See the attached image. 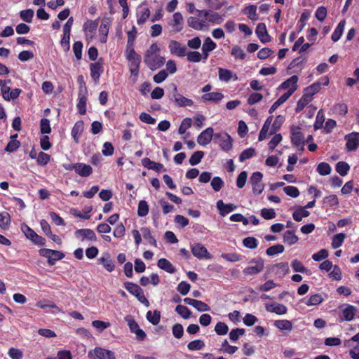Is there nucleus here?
I'll list each match as a JSON object with an SVG mask.
<instances>
[{"label": "nucleus", "mask_w": 359, "mask_h": 359, "mask_svg": "<svg viewBox=\"0 0 359 359\" xmlns=\"http://www.w3.org/2000/svg\"><path fill=\"white\" fill-rule=\"evenodd\" d=\"M160 48L156 43H153L145 51L144 62L151 71L160 69L165 62L164 57L159 55Z\"/></svg>", "instance_id": "nucleus-1"}, {"label": "nucleus", "mask_w": 359, "mask_h": 359, "mask_svg": "<svg viewBox=\"0 0 359 359\" xmlns=\"http://www.w3.org/2000/svg\"><path fill=\"white\" fill-rule=\"evenodd\" d=\"M126 57L128 61L129 70L130 74L134 77L133 82L135 83L139 76L141 56L135 52V49H133L126 50Z\"/></svg>", "instance_id": "nucleus-2"}, {"label": "nucleus", "mask_w": 359, "mask_h": 359, "mask_svg": "<svg viewBox=\"0 0 359 359\" xmlns=\"http://www.w3.org/2000/svg\"><path fill=\"white\" fill-rule=\"evenodd\" d=\"M249 264H255V265L245 267L243 269V273L245 276H255L264 270V263L262 258H253L249 262Z\"/></svg>", "instance_id": "nucleus-3"}, {"label": "nucleus", "mask_w": 359, "mask_h": 359, "mask_svg": "<svg viewBox=\"0 0 359 359\" xmlns=\"http://www.w3.org/2000/svg\"><path fill=\"white\" fill-rule=\"evenodd\" d=\"M262 178L263 174L259 171L253 172L250 178V184L255 195L261 194L264 189V185L262 183Z\"/></svg>", "instance_id": "nucleus-4"}, {"label": "nucleus", "mask_w": 359, "mask_h": 359, "mask_svg": "<svg viewBox=\"0 0 359 359\" xmlns=\"http://www.w3.org/2000/svg\"><path fill=\"white\" fill-rule=\"evenodd\" d=\"M301 127L292 126L291 130V142L292 144L298 147H301V149H304V135L301 131Z\"/></svg>", "instance_id": "nucleus-5"}, {"label": "nucleus", "mask_w": 359, "mask_h": 359, "mask_svg": "<svg viewBox=\"0 0 359 359\" xmlns=\"http://www.w3.org/2000/svg\"><path fill=\"white\" fill-rule=\"evenodd\" d=\"M172 87L173 91L170 95V98L174 100L176 105L178 107H191L194 105V101L192 100L187 98L178 93L177 87L175 84H172Z\"/></svg>", "instance_id": "nucleus-6"}, {"label": "nucleus", "mask_w": 359, "mask_h": 359, "mask_svg": "<svg viewBox=\"0 0 359 359\" xmlns=\"http://www.w3.org/2000/svg\"><path fill=\"white\" fill-rule=\"evenodd\" d=\"M197 17H206L209 22L215 25H219L224 21L218 13L207 9L197 10Z\"/></svg>", "instance_id": "nucleus-7"}, {"label": "nucleus", "mask_w": 359, "mask_h": 359, "mask_svg": "<svg viewBox=\"0 0 359 359\" xmlns=\"http://www.w3.org/2000/svg\"><path fill=\"white\" fill-rule=\"evenodd\" d=\"M88 356L90 359H116L114 352L100 347L95 348L93 353L89 351Z\"/></svg>", "instance_id": "nucleus-8"}, {"label": "nucleus", "mask_w": 359, "mask_h": 359, "mask_svg": "<svg viewBox=\"0 0 359 359\" xmlns=\"http://www.w3.org/2000/svg\"><path fill=\"white\" fill-rule=\"evenodd\" d=\"M201 19H198L196 17L190 16L187 18V25L189 27L201 31L204 28L208 27L209 25L206 17H200Z\"/></svg>", "instance_id": "nucleus-9"}, {"label": "nucleus", "mask_w": 359, "mask_h": 359, "mask_svg": "<svg viewBox=\"0 0 359 359\" xmlns=\"http://www.w3.org/2000/svg\"><path fill=\"white\" fill-rule=\"evenodd\" d=\"M90 76L95 82H97L104 72V60L100 57L97 62L90 65Z\"/></svg>", "instance_id": "nucleus-10"}, {"label": "nucleus", "mask_w": 359, "mask_h": 359, "mask_svg": "<svg viewBox=\"0 0 359 359\" xmlns=\"http://www.w3.org/2000/svg\"><path fill=\"white\" fill-rule=\"evenodd\" d=\"M168 48L172 55L183 57L187 55V47L176 40H171Z\"/></svg>", "instance_id": "nucleus-11"}, {"label": "nucleus", "mask_w": 359, "mask_h": 359, "mask_svg": "<svg viewBox=\"0 0 359 359\" xmlns=\"http://www.w3.org/2000/svg\"><path fill=\"white\" fill-rule=\"evenodd\" d=\"M347 151H355L359 147V133L352 132L345 135Z\"/></svg>", "instance_id": "nucleus-12"}, {"label": "nucleus", "mask_w": 359, "mask_h": 359, "mask_svg": "<svg viewBox=\"0 0 359 359\" xmlns=\"http://www.w3.org/2000/svg\"><path fill=\"white\" fill-rule=\"evenodd\" d=\"M298 76L296 75H293L286 81L283 82L280 86L279 89H287L288 90L285 93H290V96L297 90L298 88L297 82H298Z\"/></svg>", "instance_id": "nucleus-13"}, {"label": "nucleus", "mask_w": 359, "mask_h": 359, "mask_svg": "<svg viewBox=\"0 0 359 359\" xmlns=\"http://www.w3.org/2000/svg\"><path fill=\"white\" fill-rule=\"evenodd\" d=\"M191 249L193 255L199 259H210L212 257L211 255L208 252L206 248L204 247L201 243H195L194 245L191 246Z\"/></svg>", "instance_id": "nucleus-14"}, {"label": "nucleus", "mask_w": 359, "mask_h": 359, "mask_svg": "<svg viewBox=\"0 0 359 359\" xmlns=\"http://www.w3.org/2000/svg\"><path fill=\"white\" fill-rule=\"evenodd\" d=\"M213 133L214 130L212 127L206 128L198 136L197 142L202 146L208 144L212 139Z\"/></svg>", "instance_id": "nucleus-15"}, {"label": "nucleus", "mask_w": 359, "mask_h": 359, "mask_svg": "<svg viewBox=\"0 0 359 359\" xmlns=\"http://www.w3.org/2000/svg\"><path fill=\"white\" fill-rule=\"evenodd\" d=\"M255 33L262 43H266L271 41V38L267 32L266 27L264 23L260 22L257 25Z\"/></svg>", "instance_id": "nucleus-16"}, {"label": "nucleus", "mask_w": 359, "mask_h": 359, "mask_svg": "<svg viewBox=\"0 0 359 359\" xmlns=\"http://www.w3.org/2000/svg\"><path fill=\"white\" fill-rule=\"evenodd\" d=\"M71 167L74 168L76 173L81 177H88L93 173L91 166L83 163H74Z\"/></svg>", "instance_id": "nucleus-17"}, {"label": "nucleus", "mask_w": 359, "mask_h": 359, "mask_svg": "<svg viewBox=\"0 0 359 359\" xmlns=\"http://www.w3.org/2000/svg\"><path fill=\"white\" fill-rule=\"evenodd\" d=\"M184 18L180 12H175L172 15V20L169 23L175 32H180L183 28Z\"/></svg>", "instance_id": "nucleus-18"}, {"label": "nucleus", "mask_w": 359, "mask_h": 359, "mask_svg": "<svg viewBox=\"0 0 359 359\" xmlns=\"http://www.w3.org/2000/svg\"><path fill=\"white\" fill-rule=\"evenodd\" d=\"M97 20H87L83 25V30L87 37L93 38L97 27Z\"/></svg>", "instance_id": "nucleus-19"}, {"label": "nucleus", "mask_w": 359, "mask_h": 359, "mask_svg": "<svg viewBox=\"0 0 359 359\" xmlns=\"http://www.w3.org/2000/svg\"><path fill=\"white\" fill-rule=\"evenodd\" d=\"M75 235L77 237H81L82 241L85 239L90 241H97V236L95 233L92 229H78L75 231Z\"/></svg>", "instance_id": "nucleus-20"}, {"label": "nucleus", "mask_w": 359, "mask_h": 359, "mask_svg": "<svg viewBox=\"0 0 359 359\" xmlns=\"http://www.w3.org/2000/svg\"><path fill=\"white\" fill-rule=\"evenodd\" d=\"M217 208L219 210V214L222 216H225L229 212L235 210L237 206L233 203H224L222 200L217 202Z\"/></svg>", "instance_id": "nucleus-21"}, {"label": "nucleus", "mask_w": 359, "mask_h": 359, "mask_svg": "<svg viewBox=\"0 0 359 359\" xmlns=\"http://www.w3.org/2000/svg\"><path fill=\"white\" fill-rule=\"evenodd\" d=\"M266 309L269 312L275 313L278 315H284L287 311V309L285 305L278 303L268 304L266 305Z\"/></svg>", "instance_id": "nucleus-22"}, {"label": "nucleus", "mask_w": 359, "mask_h": 359, "mask_svg": "<svg viewBox=\"0 0 359 359\" xmlns=\"http://www.w3.org/2000/svg\"><path fill=\"white\" fill-rule=\"evenodd\" d=\"M98 262L103 265V267L109 272L115 269L114 261L111 259L109 253H105L102 257L97 259Z\"/></svg>", "instance_id": "nucleus-23"}, {"label": "nucleus", "mask_w": 359, "mask_h": 359, "mask_svg": "<svg viewBox=\"0 0 359 359\" xmlns=\"http://www.w3.org/2000/svg\"><path fill=\"white\" fill-rule=\"evenodd\" d=\"M84 123L83 121H76L71 131V135L76 143L79 142V138L83 131Z\"/></svg>", "instance_id": "nucleus-24"}, {"label": "nucleus", "mask_w": 359, "mask_h": 359, "mask_svg": "<svg viewBox=\"0 0 359 359\" xmlns=\"http://www.w3.org/2000/svg\"><path fill=\"white\" fill-rule=\"evenodd\" d=\"M142 165L144 168L155 170L156 172H159L163 169V165L162 163L154 162L147 157L142 160Z\"/></svg>", "instance_id": "nucleus-25"}, {"label": "nucleus", "mask_w": 359, "mask_h": 359, "mask_svg": "<svg viewBox=\"0 0 359 359\" xmlns=\"http://www.w3.org/2000/svg\"><path fill=\"white\" fill-rule=\"evenodd\" d=\"M150 10L148 7L141 8L137 11V22L142 25L146 22L150 16Z\"/></svg>", "instance_id": "nucleus-26"}, {"label": "nucleus", "mask_w": 359, "mask_h": 359, "mask_svg": "<svg viewBox=\"0 0 359 359\" xmlns=\"http://www.w3.org/2000/svg\"><path fill=\"white\" fill-rule=\"evenodd\" d=\"M157 266L169 273H174L176 271L175 267L165 258H161L158 259Z\"/></svg>", "instance_id": "nucleus-27"}, {"label": "nucleus", "mask_w": 359, "mask_h": 359, "mask_svg": "<svg viewBox=\"0 0 359 359\" xmlns=\"http://www.w3.org/2000/svg\"><path fill=\"white\" fill-rule=\"evenodd\" d=\"M203 101H212L214 102H218L224 98V95L219 92H212L205 93L201 97Z\"/></svg>", "instance_id": "nucleus-28"}, {"label": "nucleus", "mask_w": 359, "mask_h": 359, "mask_svg": "<svg viewBox=\"0 0 359 359\" xmlns=\"http://www.w3.org/2000/svg\"><path fill=\"white\" fill-rule=\"evenodd\" d=\"M137 29L135 26H133L132 29L128 32V41H127V46L126 50H133L134 49L135 41L137 36Z\"/></svg>", "instance_id": "nucleus-29"}, {"label": "nucleus", "mask_w": 359, "mask_h": 359, "mask_svg": "<svg viewBox=\"0 0 359 359\" xmlns=\"http://www.w3.org/2000/svg\"><path fill=\"white\" fill-rule=\"evenodd\" d=\"M243 12L252 21H257L259 20V17L257 14V6L256 5H250V6H246L243 9Z\"/></svg>", "instance_id": "nucleus-30"}, {"label": "nucleus", "mask_w": 359, "mask_h": 359, "mask_svg": "<svg viewBox=\"0 0 359 359\" xmlns=\"http://www.w3.org/2000/svg\"><path fill=\"white\" fill-rule=\"evenodd\" d=\"M345 24L346 21L345 20H343L337 25L331 36V39L334 42H337L341 38L344 29Z\"/></svg>", "instance_id": "nucleus-31"}, {"label": "nucleus", "mask_w": 359, "mask_h": 359, "mask_svg": "<svg viewBox=\"0 0 359 359\" xmlns=\"http://www.w3.org/2000/svg\"><path fill=\"white\" fill-rule=\"evenodd\" d=\"M299 238L297 235H295L293 231H286L283 235V241L285 243L288 245H292L297 243Z\"/></svg>", "instance_id": "nucleus-32"}, {"label": "nucleus", "mask_w": 359, "mask_h": 359, "mask_svg": "<svg viewBox=\"0 0 359 359\" xmlns=\"http://www.w3.org/2000/svg\"><path fill=\"white\" fill-rule=\"evenodd\" d=\"M124 287L135 297L137 296L143 290L137 284L130 281L124 283Z\"/></svg>", "instance_id": "nucleus-33"}, {"label": "nucleus", "mask_w": 359, "mask_h": 359, "mask_svg": "<svg viewBox=\"0 0 359 359\" xmlns=\"http://www.w3.org/2000/svg\"><path fill=\"white\" fill-rule=\"evenodd\" d=\"M312 98L309 97L307 94H305L304 93L302 97L299 100L297 104V107L295 108L296 113H299L302 111L304 107L310 102H311Z\"/></svg>", "instance_id": "nucleus-34"}, {"label": "nucleus", "mask_w": 359, "mask_h": 359, "mask_svg": "<svg viewBox=\"0 0 359 359\" xmlns=\"http://www.w3.org/2000/svg\"><path fill=\"white\" fill-rule=\"evenodd\" d=\"M146 318L147 320L152 325H156L160 322L161 313L157 310H155L154 311H149L147 313Z\"/></svg>", "instance_id": "nucleus-35"}, {"label": "nucleus", "mask_w": 359, "mask_h": 359, "mask_svg": "<svg viewBox=\"0 0 359 359\" xmlns=\"http://www.w3.org/2000/svg\"><path fill=\"white\" fill-rule=\"evenodd\" d=\"M232 142L233 140L231 137L228 133H225L221 140L219 145L223 151H229L232 148Z\"/></svg>", "instance_id": "nucleus-36"}, {"label": "nucleus", "mask_w": 359, "mask_h": 359, "mask_svg": "<svg viewBox=\"0 0 359 359\" xmlns=\"http://www.w3.org/2000/svg\"><path fill=\"white\" fill-rule=\"evenodd\" d=\"M274 325L281 331H291L292 323L288 320H278L274 322Z\"/></svg>", "instance_id": "nucleus-37"}, {"label": "nucleus", "mask_w": 359, "mask_h": 359, "mask_svg": "<svg viewBox=\"0 0 359 359\" xmlns=\"http://www.w3.org/2000/svg\"><path fill=\"white\" fill-rule=\"evenodd\" d=\"M356 309L354 306L348 305L342 311V316L346 321H351L354 318Z\"/></svg>", "instance_id": "nucleus-38"}, {"label": "nucleus", "mask_w": 359, "mask_h": 359, "mask_svg": "<svg viewBox=\"0 0 359 359\" xmlns=\"http://www.w3.org/2000/svg\"><path fill=\"white\" fill-rule=\"evenodd\" d=\"M11 225V216L8 212L4 211L0 212V227L2 229L7 230Z\"/></svg>", "instance_id": "nucleus-39"}, {"label": "nucleus", "mask_w": 359, "mask_h": 359, "mask_svg": "<svg viewBox=\"0 0 359 359\" xmlns=\"http://www.w3.org/2000/svg\"><path fill=\"white\" fill-rule=\"evenodd\" d=\"M310 215L309 211L304 207H299L292 213V217L296 222H300L303 217H306Z\"/></svg>", "instance_id": "nucleus-40"}, {"label": "nucleus", "mask_w": 359, "mask_h": 359, "mask_svg": "<svg viewBox=\"0 0 359 359\" xmlns=\"http://www.w3.org/2000/svg\"><path fill=\"white\" fill-rule=\"evenodd\" d=\"M141 232L144 239L147 240L149 243L154 247L157 246V242L155 238L151 235V230L148 227L141 228Z\"/></svg>", "instance_id": "nucleus-41"}, {"label": "nucleus", "mask_w": 359, "mask_h": 359, "mask_svg": "<svg viewBox=\"0 0 359 359\" xmlns=\"http://www.w3.org/2000/svg\"><path fill=\"white\" fill-rule=\"evenodd\" d=\"M333 114L344 116L348 112V107L344 103H337L332 109Z\"/></svg>", "instance_id": "nucleus-42"}, {"label": "nucleus", "mask_w": 359, "mask_h": 359, "mask_svg": "<svg viewBox=\"0 0 359 359\" xmlns=\"http://www.w3.org/2000/svg\"><path fill=\"white\" fill-rule=\"evenodd\" d=\"M285 121L283 116L278 115L276 117L274 121L272 123L271 129L269 132V135L275 134L278 130H280L282 124Z\"/></svg>", "instance_id": "nucleus-43"}, {"label": "nucleus", "mask_w": 359, "mask_h": 359, "mask_svg": "<svg viewBox=\"0 0 359 359\" xmlns=\"http://www.w3.org/2000/svg\"><path fill=\"white\" fill-rule=\"evenodd\" d=\"M290 97V93H284L270 107L269 114H272L279 106L286 102Z\"/></svg>", "instance_id": "nucleus-44"}, {"label": "nucleus", "mask_w": 359, "mask_h": 359, "mask_svg": "<svg viewBox=\"0 0 359 359\" xmlns=\"http://www.w3.org/2000/svg\"><path fill=\"white\" fill-rule=\"evenodd\" d=\"M34 15V12L31 8L22 10L20 12V19L27 23H30L32 22Z\"/></svg>", "instance_id": "nucleus-45"}, {"label": "nucleus", "mask_w": 359, "mask_h": 359, "mask_svg": "<svg viewBox=\"0 0 359 359\" xmlns=\"http://www.w3.org/2000/svg\"><path fill=\"white\" fill-rule=\"evenodd\" d=\"M336 171L341 176H346L350 170L349 165L345 161H339L336 164Z\"/></svg>", "instance_id": "nucleus-46"}, {"label": "nucleus", "mask_w": 359, "mask_h": 359, "mask_svg": "<svg viewBox=\"0 0 359 359\" xmlns=\"http://www.w3.org/2000/svg\"><path fill=\"white\" fill-rule=\"evenodd\" d=\"M205 347V342L201 339H195L187 344V348L191 351H199Z\"/></svg>", "instance_id": "nucleus-47"}, {"label": "nucleus", "mask_w": 359, "mask_h": 359, "mask_svg": "<svg viewBox=\"0 0 359 359\" xmlns=\"http://www.w3.org/2000/svg\"><path fill=\"white\" fill-rule=\"evenodd\" d=\"M345 238L346 235L343 233H339L334 235L332 240V248L334 249H337L341 246Z\"/></svg>", "instance_id": "nucleus-48"}, {"label": "nucleus", "mask_w": 359, "mask_h": 359, "mask_svg": "<svg viewBox=\"0 0 359 359\" xmlns=\"http://www.w3.org/2000/svg\"><path fill=\"white\" fill-rule=\"evenodd\" d=\"M109 29V24L107 22L102 21L99 29V32L101 36L100 40L102 43H105L107 41Z\"/></svg>", "instance_id": "nucleus-49"}, {"label": "nucleus", "mask_w": 359, "mask_h": 359, "mask_svg": "<svg viewBox=\"0 0 359 359\" xmlns=\"http://www.w3.org/2000/svg\"><path fill=\"white\" fill-rule=\"evenodd\" d=\"M175 311L184 319L189 318L191 315V311L190 309L187 306L181 304H179L176 306Z\"/></svg>", "instance_id": "nucleus-50"}, {"label": "nucleus", "mask_w": 359, "mask_h": 359, "mask_svg": "<svg viewBox=\"0 0 359 359\" xmlns=\"http://www.w3.org/2000/svg\"><path fill=\"white\" fill-rule=\"evenodd\" d=\"M149 205L146 201L142 200L138 203L137 215L143 217L148 215Z\"/></svg>", "instance_id": "nucleus-51"}, {"label": "nucleus", "mask_w": 359, "mask_h": 359, "mask_svg": "<svg viewBox=\"0 0 359 359\" xmlns=\"http://www.w3.org/2000/svg\"><path fill=\"white\" fill-rule=\"evenodd\" d=\"M285 248L283 245L276 244L267 248L266 253L269 256H273L284 252Z\"/></svg>", "instance_id": "nucleus-52"}, {"label": "nucleus", "mask_w": 359, "mask_h": 359, "mask_svg": "<svg viewBox=\"0 0 359 359\" xmlns=\"http://www.w3.org/2000/svg\"><path fill=\"white\" fill-rule=\"evenodd\" d=\"M273 268H276V274H279L280 276H285V274L288 273L290 271L288 264L286 262L276 264L273 266Z\"/></svg>", "instance_id": "nucleus-53"}, {"label": "nucleus", "mask_w": 359, "mask_h": 359, "mask_svg": "<svg viewBox=\"0 0 359 359\" xmlns=\"http://www.w3.org/2000/svg\"><path fill=\"white\" fill-rule=\"evenodd\" d=\"M317 172L322 176L328 175L331 172V167L329 163L321 162L318 165Z\"/></svg>", "instance_id": "nucleus-54"}, {"label": "nucleus", "mask_w": 359, "mask_h": 359, "mask_svg": "<svg viewBox=\"0 0 359 359\" xmlns=\"http://www.w3.org/2000/svg\"><path fill=\"white\" fill-rule=\"evenodd\" d=\"M320 90V83L318 82L313 83L304 89V93L309 95L312 98L313 95L316 94Z\"/></svg>", "instance_id": "nucleus-55"}, {"label": "nucleus", "mask_w": 359, "mask_h": 359, "mask_svg": "<svg viewBox=\"0 0 359 359\" xmlns=\"http://www.w3.org/2000/svg\"><path fill=\"white\" fill-rule=\"evenodd\" d=\"M65 254L60 251L53 250L51 257L52 258L50 260H47L48 264L49 266H53L55 265V262L57 261L61 260L65 257Z\"/></svg>", "instance_id": "nucleus-56"}, {"label": "nucleus", "mask_w": 359, "mask_h": 359, "mask_svg": "<svg viewBox=\"0 0 359 359\" xmlns=\"http://www.w3.org/2000/svg\"><path fill=\"white\" fill-rule=\"evenodd\" d=\"M243 245L249 249H255L258 245L257 240L252 236H249L243 240Z\"/></svg>", "instance_id": "nucleus-57"}, {"label": "nucleus", "mask_w": 359, "mask_h": 359, "mask_svg": "<svg viewBox=\"0 0 359 359\" xmlns=\"http://www.w3.org/2000/svg\"><path fill=\"white\" fill-rule=\"evenodd\" d=\"M203 156L204 153L202 151H196L194 152L189 158V163L191 165H196L198 164L203 158Z\"/></svg>", "instance_id": "nucleus-58"}, {"label": "nucleus", "mask_w": 359, "mask_h": 359, "mask_svg": "<svg viewBox=\"0 0 359 359\" xmlns=\"http://www.w3.org/2000/svg\"><path fill=\"white\" fill-rule=\"evenodd\" d=\"M255 155V149L254 148H248L245 150H243L240 156H239V161L241 162H243L247 159H249L254 156Z\"/></svg>", "instance_id": "nucleus-59"}, {"label": "nucleus", "mask_w": 359, "mask_h": 359, "mask_svg": "<svg viewBox=\"0 0 359 359\" xmlns=\"http://www.w3.org/2000/svg\"><path fill=\"white\" fill-rule=\"evenodd\" d=\"M50 160V156L46 153H44L43 151H41L39 153L37 158H36V163L39 165H46Z\"/></svg>", "instance_id": "nucleus-60"}, {"label": "nucleus", "mask_w": 359, "mask_h": 359, "mask_svg": "<svg viewBox=\"0 0 359 359\" xmlns=\"http://www.w3.org/2000/svg\"><path fill=\"white\" fill-rule=\"evenodd\" d=\"M83 43L80 41H75L73 44V51L77 60L82 58Z\"/></svg>", "instance_id": "nucleus-61"}, {"label": "nucleus", "mask_w": 359, "mask_h": 359, "mask_svg": "<svg viewBox=\"0 0 359 359\" xmlns=\"http://www.w3.org/2000/svg\"><path fill=\"white\" fill-rule=\"evenodd\" d=\"M323 301V298L320 294L311 295L306 302L307 306H316L320 304Z\"/></svg>", "instance_id": "nucleus-62"}, {"label": "nucleus", "mask_w": 359, "mask_h": 359, "mask_svg": "<svg viewBox=\"0 0 359 359\" xmlns=\"http://www.w3.org/2000/svg\"><path fill=\"white\" fill-rule=\"evenodd\" d=\"M217 44L210 37H206L202 46V49H204L205 52H211L215 50Z\"/></svg>", "instance_id": "nucleus-63"}, {"label": "nucleus", "mask_w": 359, "mask_h": 359, "mask_svg": "<svg viewBox=\"0 0 359 359\" xmlns=\"http://www.w3.org/2000/svg\"><path fill=\"white\" fill-rule=\"evenodd\" d=\"M186 55L189 62H199L202 59V55L198 51L187 52Z\"/></svg>", "instance_id": "nucleus-64"}]
</instances>
